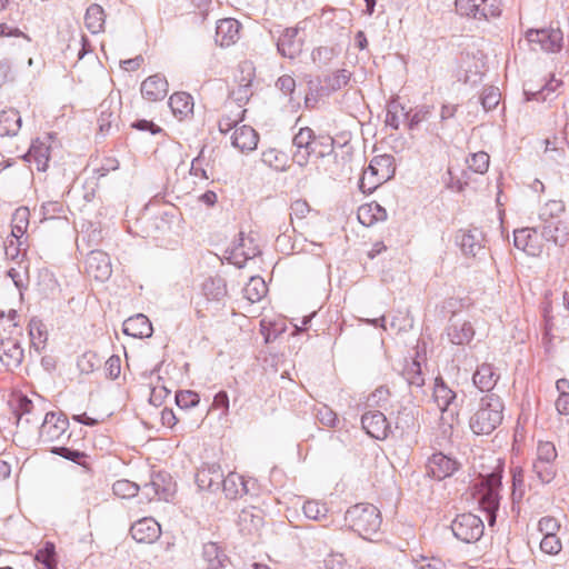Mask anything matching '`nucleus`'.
I'll return each mask as SVG.
<instances>
[{
  "instance_id": "052dcab7",
  "label": "nucleus",
  "mask_w": 569,
  "mask_h": 569,
  "mask_svg": "<svg viewBox=\"0 0 569 569\" xmlns=\"http://www.w3.org/2000/svg\"><path fill=\"white\" fill-rule=\"evenodd\" d=\"M107 376L111 379H117L121 370V360L118 356H111L104 365Z\"/></svg>"
},
{
  "instance_id": "bb28decb",
  "label": "nucleus",
  "mask_w": 569,
  "mask_h": 569,
  "mask_svg": "<svg viewBox=\"0 0 569 569\" xmlns=\"http://www.w3.org/2000/svg\"><path fill=\"white\" fill-rule=\"evenodd\" d=\"M249 485L250 481L244 480L241 475L230 472L227 477H222L220 487H222L226 498L233 500L248 493L250 491Z\"/></svg>"
},
{
  "instance_id": "f3484780",
  "label": "nucleus",
  "mask_w": 569,
  "mask_h": 569,
  "mask_svg": "<svg viewBox=\"0 0 569 569\" xmlns=\"http://www.w3.org/2000/svg\"><path fill=\"white\" fill-rule=\"evenodd\" d=\"M361 426L370 437L377 440H385L391 432V426L381 411H369L362 415Z\"/></svg>"
},
{
  "instance_id": "79ce46f5",
  "label": "nucleus",
  "mask_w": 569,
  "mask_h": 569,
  "mask_svg": "<svg viewBox=\"0 0 569 569\" xmlns=\"http://www.w3.org/2000/svg\"><path fill=\"white\" fill-rule=\"evenodd\" d=\"M466 162L471 171L483 174L488 171L490 157L487 152L479 151L470 154Z\"/></svg>"
},
{
  "instance_id": "09e8293b",
  "label": "nucleus",
  "mask_w": 569,
  "mask_h": 569,
  "mask_svg": "<svg viewBox=\"0 0 569 569\" xmlns=\"http://www.w3.org/2000/svg\"><path fill=\"white\" fill-rule=\"evenodd\" d=\"M512 473V497L513 499H522L525 495V477L523 470L520 467H515Z\"/></svg>"
},
{
  "instance_id": "680f3d73",
  "label": "nucleus",
  "mask_w": 569,
  "mask_h": 569,
  "mask_svg": "<svg viewBox=\"0 0 569 569\" xmlns=\"http://www.w3.org/2000/svg\"><path fill=\"white\" fill-rule=\"evenodd\" d=\"M461 248L467 254L476 256L477 250H481V246L475 242V238L472 234H463L461 238Z\"/></svg>"
},
{
  "instance_id": "4468645a",
  "label": "nucleus",
  "mask_w": 569,
  "mask_h": 569,
  "mask_svg": "<svg viewBox=\"0 0 569 569\" xmlns=\"http://www.w3.org/2000/svg\"><path fill=\"white\" fill-rule=\"evenodd\" d=\"M526 38L531 44H537L547 52L559 51L562 44V32L559 29L528 30Z\"/></svg>"
},
{
  "instance_id": "473e14b6",
  "label": "nucleus",
  "mask_w": 569,
  "mask_h": 569,
  "mask_svg": "<svg viewBox=\"0 0 569 569\" xmlns=\"http://www.w3.org/2000/svg\"><path fill=\"white\" fill-rule=\"evenodd\" d=\"M23 359V349L18 342L2 345L0 348V361L8 368H18Z\"/></svg>"
},
{
  "instance_id": "423d86ee",
  "label": "nucleus",
  "mask_w": 569,
  "mask_h": 569,
  "mask_svg": "<svg viewBox=\"0 0 569 569\" xmlns=\"http://www.w3.org/2000/svg\"><path fill=\"white\" fill-rule=\"evenodd\" d=\"M396 172L395 158L390 154L375 157L363 170L359 188L363 193H371L378 187L389 181Z\"/></svg>"
},
{
  "instance_id": "cd10ccee",
  "label": "nucleus",
  "mask_w": 569,
  "mask_h": 569,
  "mask_svg": "<svg viewBox=\"0 0 569 569\" xmlns=\"http://www.w3.org/2000/svg\"><path fill=\"white\" fill-rule=\"evenodd\" d=\"M358 221L365 227H372L387 219V210L378 202H367L358 208Z\"/></svg>"
},
{
  "instance_id": "39448f33",
  "label": "nucleus",
  "mask_w": 569,
  "mask_h": 569,
  "mask_svg": "<svg viewBox=\"0 0 569 569\" xmlns=\"http://www.w3.org/2000/svg\"><path fill=\"white\" fill-rule=\"evenodd\" d=\"M501 472L495 471L480 479L476 485L475 496L478 499L480 508L487 513L490 526L496 522L497 511L500 506Z\"/></svg>"
},
{
  "instance_id": "f704fd0d",
  "label": "nucleus",
  "mask_w": 569,
  "mask_h": 569,
  "mask_svg": "<svg viewBox=\"0 0 569 569\" xmlns=\"http://www.w3.org/2000/svg\"><path fill=\"white\" fill-rule=\"evenodd\" d=\"M84 24L92 33L102 31L104 26V12L102 7L98 4L90 6L84 16Z\"/></svg>"
},
{
  "instance_id": "72a5a7b5",
  "label": "nucleus",
  "mask_w": 569,
  "mask_h": 569,
  "mask_svg": "<svg viewBox=\"0 0 569 569\" xmlns=\"http://www.w3.org/2000/svg\"><path fill=\"white\" fill-rule=\"evenodd\" d=\"M433 398L439 409L445 412L449 410L451 405H453L457 395L443 382L441 378H437L433 388Z\"/></svg>"
},
{
  "instance_id": "a211bd4d",
  "label": "nucleus",
  "mask_w": 569,
  "mask_h": 569,
  "mask_svg": "<svg viewBox=\"0 0 569 569\" xmlns=\"http://www.w3.org/2000/svg\"><path fill=\"white\" fill-rule=\"evenodd\" d=\"M223 472L217 462H204L196 473V482L200 489L217 491L220 489Z\"/></svg>"
},
{
  "instance_id": "20e7f679",
  "label": "nucleus",
  "mask_w": 569,
  "mask_h": 569,
  "mask_svg": "<svg viewBox=\"0 0 569 569\" xmlns=\"http://www.w3.org/2000/svg\"><path fill=\"white\" fill-rule=\"evenodd\" d=\"M30 223V211L26 207L18 208L11 219V232L4 241V253L14 260L23 257L29 248L27 230Z\"/></svg>"
},
{
  "instance_id": "1a4fd4ad",
  "label": "nucleus",
  "mask_w": 569,
  "mask_h": 569,
  "mask_svg": "<svg viewBox=\"0 0 569 569\" xmlns=\"http://www.w3.org/2000/svg\"><path fill=\"white\" fill-rule=\"evenodd\" d=\"M319 213L303 199H297L290 204V224L295 231L301 233L312 229L318 221Z\"/></svg>"
},
{
  "instance_id": "b1692460",
  "label": "nucleus",
  "mask_w": 569,
  "mask_h": 569,
  "mask_svg": "<svg viewBox=\"0 0 569 569\" xmlns=\"http://www.w3.org/2000/svg\"><path fill=\"white\" fill-rule=\"evenodd\" d=\"M232 144L241 152L253 151L259 142V134L257 131L247 124L236 127L231 136Z\"/></svg>"
},
{
  "instance_id": "c756f323",
  "label": "nucleus",
  "mask_w": 569,
  "mask_h": 569,
  "mask_svg": "<svg viewBox=\"0 0 569 569\" xmlns=\"http://www.w3.org/2000/svg\"><path fill=\"white\" fill-rule=\"evenodd\" d=\"M169 107L174 117H177L179 120H183L192 114L193 99L189 93L174 92L169 98Z\"/></svg>"
},
{
  "instance_id": "a19ab883",
  "label": "nucleus",
  "mask_w": 569,
  "mask_h": 569,
  "mask_svg": "<svg viewBox=\"0 0 569 569\" xmlns=\"http://www.w3.org/2000/svg\"><path fill=\"white\" fill-rule=\"evenodd\" d=\"M139 490H140V486L137 485L136 482L128 480V479L117 480L112 485L113 493L117 497L122 498V499H130V498L136 497L138 495Z\"/></svg>"
},
{
  "instance_id": "37998d69",
  "label": "nucleus",
  "mask_w": 569,
  "mask_h": 569,
  "mask_svg": "<svg viewBox=\"0 0 569 569\" xmlns=\"http://www.w3.org/2000/svg\"><path fill=\"white\" fill-rule=\"evenodd\" d=\"M403 377L410 386L422 387L425 378L421 369V363L413 359L403 370Z\"/></svg>"
},
{
  "instance_id": "aec40b11",
  "label": "nucleus",
  "mask_w": 569,
  "mask_h": 569,
  "mask_svg": "<svg viewBox=\"0 0 569 569\" xmlns=\"http://www.w3.org/2000/svg\"><path fill=\"white\" fill-rule=\"evenodd\" d=\"M160 525L152 518H142L130 528L131 537L140 543H151L160 537Z\"/></svg>"
},
{
  "instance_id": "6e6552de",
  "label": "nucleus",
  "mask_w": 569,
  "mask_h": 569,
  "mask_svg": "<svg viewBox=\"0 0 569 569\" xmlns=\"http://www.w3.org/2000/svg\"><path fill=\"white\" fill-rule=\"evenodd\" d=\"M547 242L550 241L540 233L535 224L517 229L513 232L515 247L531 257H539L543 252Z\"/></svg>"
},
{
  "instance_id": "a878e982",
  "label": "nucleus",
  "mask_w": 569,
  "mask_h": 569,
  "mask_svg": "<svg viewBox=\"0 0 569 569\" xmlns=\"http://www.w3.org/2000/svg\"><path fill=\"white\" fill-rule=\"evenodd\" d=\"M500 376L491 363H482L477 367L472 381L482 392H490L497 385Z\"/></svg>"
},
{
  "instance_id": "4be33fe9",
  "label": "nucleus",
  "mask_w": 569,
  "mask_h": 569,
  "mask_svg": "<svg viewBox=\"0 0 569 569\" xmlns=\"http://www.w3.org/2000/svg\"><path fill=\"white\" fill-rule=\"evenodd\" d=\"M122 332L133 338H149L152 336V325L147 316L137 313L124 320Z\"/></svg>"
},
{
  "instance_id": "864d4df0",
  "label": "nucleus",
  "mask_w": 569,
  "mask_h": 569,
  "mask_svg": "<svg viewBox=\"0 0 569 569\" xmlns=\"http://www.w3.org/2000/svg\"><path fill=\"white\" fill-rule=\"evenodd\" d=\"M540 549L547 555H557L561 550V541L557 535L545 536L540 542Z\"/></svg>"
},
{
  "instance_id": "c9c22d12",
  "label": "nucleus",
  "mask_w": 569,
  "mask_h": 569,
  "mask_svg": "<svg viewBox=\"0 0 569 569\" xmlns=\"http://www.w3.org/2000/svg\"><path fill=\"white\" fill-rule=\"evenodd\" d=\"M34 560L42 566V569H57L54 543L47 541L43 547L37 551Z\"/></svg>"
},
{
  "instance_id": "774afa93",
  "label": "nucleus",
  "mask_w": 569,
  "mask_h": 569,
  "mask_svg": "<svg viewBox=\"0 0 569 569\" xmlns=\"http://www.w3.org/2000/svg\"><path fill=\"white\" fill-rule=\"evenodd\" d=\"M556 409L560 415L569 413V393L562 391L556 401Z\"/></svg>"
},
{
  "instance_id": "2eb2a0df",
  "label": "nucleus",
  "mask_w": 569,
  "mask_h": 569,
  "mask_svg": "<svg viewBox=\"0 0 569 569\" xmlns=\"http://www.w3.org/2000/svg\"><path fill=\"white\" fill-rule=\"evenodd\" d=\"M261 237L257 229L248 227L239 232L236 252L243 260L251 259L260 253Z\"/></svg>"
},
{
  "instance_id": "bf43d9fd",
  "label": "nucleus",
  "mask_w": 569,
  "mask_h": 569,
  "mask_svg": "<svg viewBox=\"0 0 569 569\" xmlns=\"http://www.w3.org/2000/svg\"><path fill=\"white\" fill-rule=\"evenodd\" d=\"M207 301L219 302L227 295V287H201Z\"/></svg>"
},
{
  "instance_id": "4d7b16f0",
  "label": "nucleus",
  "mask_w": 569,
  "mask_h": 569,
  "mask_svg": "<svg viewBox=\"0 0 569 569\" xmlns=\"http://www.w3.org/2000/svg\"><path fill=\"white\" fill-rule=\"evenodd\" d=\"M560 525L553 517H542L538 522V529L545 536L557 535Z\"/></svg>"
},
{
  "instance_id": "393cba45",
  "label": "nucleus",
  "mask_w": 569,
  "mask_h": 569,
  "mask_svg": "<svg viewBox=\"0 0 569 569\" xmlns=\"http://www.w3.org/2000/svg\"><path fill=\"white\" fill-rule=\"evenodd\" d=\"M50 151L48 142L36 139L23 158L27 162L34 163L38 171H46L49 167Z\"/></svg>"
},
{
  "instance_id": "c85d7f7f",
  "label": "nucleus",
  "mask_w": 569,
  "mask_h": 569,
  "mask_svg": "<svg viewBox=\"0 0 569 569\" xmlns=\"http://www.w3.org/2000/svg\"><path fill=\"white\" fill-rule=\"evenodd\" d=\"M447 335L451 343L463 346L473 339L475 329L468 321H456L448 327Z\"/></svg>"
},
{
  "instance_id": "de8ad7c7",
  "label": "nucleus",
  "mask_w": 569,
  "mask_h": 569,
  "mask_svg": "<svg viewBox=\"0 0 569 569\" xmlns=\"http://www.w3.org/2000/svg\"><path fill=\"white\" fill-rule=\"evenodd\" d=\"M268 289L269 287H242V298L249 306H251L264 298L268 293Z\"/></svg>"
},
{
  "instance_id": "7c9ffc66",
  "label": "nucleus",
  "mask_w": 569,
  "mask_h": 569,
  "mask_svg": "<svg viewBox=\"0 0 569 569\" xmlns=\"http://www.w3.org/2000/svg\"><path fill=\"white\" fill-rule=\"evenodd\" d=\"M533 224L549 241L558 243L565 240L566 227L562 220H535Z\"/></svg>"
},
{
  "instance_id": "f257e3e1",
  "label": "nucleus",
  "mask_w": 569,
  "mask_h": 569,
  "mask_svg": "<svg viewBox=\"0 0 569 569\" xmlns=\"http://www.w3.org/2000/svg\"><path fill=\"white\" fill-rule=\"evenodd\" d=\"M254 78V68L250 62H243L232 72V79L230 83V94L232 99L238 103V111L234 118L231 120L228 117H223L219 121V129L221 132L230 130L238 121H240L246 112L242 106L246 104L252 96L251 83Z\"/></svg>"
},
{
  "instance_id": "49530a36",
  "label": "nucleus",
  "mask_w": 569,
  "mask_h": 569,
  "mask_svg": "<svg viewBox=\"0 0 569 569\" xmlns=\"http://www.w3.org/2000/svg\"><path fill=\"white\" fill-rule=\"evenodd\" d=\"M557 458V450L552 442L540 441L537 447V461L553 462Z\"/></svg>"
},
{
  "instance_id": "0eeeda50",
  "label": "nucleus",
  "mask_w": 569,
  "mask_h": 569,
  "mask_svg": "<svg viewBox=\"0 0 569 569\" xmlns=\"http://www.w3.org/2000/svg\"><path fill=\"white\" fill-rule=\"evenodd\" d=\"M451 530L458 540L472 543L482 537L485 525L481 518L473 513H461L451 522Z\"/></svg>"
},
{
  "instance_id": "58836bf2",
  "label": "nucleus",
  "mask_w": 569,
  "mask_h": 569,
  "mask_svg": "<svg viewBox=\"0 0 569 569\" xmlns=\"http://www.w3.org/2000/svg\"><path fill=\"white\" fill-rule=\"evenodd\" d=\"M456 9L467 17L486 16V0H456Z\"/></svg>"
},
{
  "instance_id": "ea45409f",
  "label": "nucleus",
  "mask_w": 569,
  "mask_h": 569,
  "mask_svg": "<svg viewBox=\"0 0 569 569\" xmlns=\"http://www.w3.org/2000/svg\"><path fill=\"white\" fill-rule=\"evenodd\" d=\"M532 471L537 479L543 485L550 483L557 473L553 462H542L537 460L532 463Z\"/></svg>"
},
{
  "instance_id": "4c0bfd02",
  "label": "nucleus",
  "mask_w": 569,
  "mask_h": 569,
  "mask_svg": "<svg viewBox=\"0 0 569 569\" xmlns=\"http://www.w3.org/2000/svg\"><path fill=\"white\" fill-rule=\"evenodd\" d=\"M565 204L560 200H549L539 209L537 220H562Z\"/></svg>"
},
{
  "instance_id": "13d9d810",
  "label": "nucleus",
  "mask_w": 569,
  "mask_h": 569,
  "mask_svg": "<svg viewBox=\"0 0 569 569\" xmlns=\"http://www.w3.org/2000/svg\"><path fill=\"white\" fill-rule=\"evenodd\" d=\"M20 119H14L10 112H3L0 116V129L3 127V132L7 134L16 133L19 129Z\"/></svg>"
},
{
  "instance_id": "9d476101",
  "label": "nucleus",
  "mask_w": 569,
  "mask_h": 569,
  "mask_svg": "<svg viewBox=\"0 0 569 569\" xmlns=\"http://www.w3.org/2000/svg\"><path fill=\"white\" fill-rule=\"evenodd\" d=\"M69 420L62 412H47L39 427V441L51 443L58 441L68 430Z\"/></svg>"
},
{
  "instance_id": "7ed1b4c3",
  "label": "nucleus",
  "mask_w": 569,
  "mask_h": 569,
  "mask_svg": "<svg viewBox=\"0 0 569 569\" xmlns=\"http://www.w3.org/2000/svg\"><path fill=\"white\" fill-rule=\"evenodd\" d=\"M345 522L363 539L371 540L382 522L380 510L371 503H357L345 513Z\"/></svg>"
},
{
  "instance_id": "f03ea898",
  "label": "nucleus",
  "mask_w": 569,
  "mask_h": 569,
  "mask_svg": "<svg viewBox=\"0 0 569 569\" xmlns=\"http://www.w3.org/2000/svg\"><path fill=\"white\" fill-rule=\"evenodd\" d=\"M503 403L495 393H488L480 399L478 409L471 416L469 426L475 435H489L502 421Z\"/></svg>"
},
{
  "instance_id": "5fc2aeb1",
  "label": "nucleus",
  "mask_w": 569,
  "mask_h": 569,
  "mask_svg": "<svg viewBox=\"0 0 569 569\" xmlns=\"http://www.w3.org/2000/svg\"><path fill=\"white\" fill-rule=\"evenodd\" d=\"M32 410H33L32 401L28 397H26V396L19 397L18 405H17V408L14 410L16 416H17V425H18V427H20L22 425L23 416L31 415Z\"/></svg>"
},
{
  "instance_id": "a18cd8bd",
  "label": "nucleus",
  "mask_w": 569,
  "mask_h": 569,
  "mask_svg": "<svg viewBox=\"0 0 569 569\" xmlns=\"http://www.w3.org/2000/svg\"><path fill=\"white\" fill-rule=\"evenodd\" d=\"M176 403L181 409H189L196 407L199 401V395L192 390H180L176 393Z\"/></svg>"
},
{
  "instance_id": "9b49d317",
  "label": "nucleus",
  "mask_w": 569,
  "mask_h": 569,
  "mask_svg": "<svg viewBox=\"0 0 569 569\" xmlns=\"http://www.w3.org/2000/svg\"><path fill=\"white\" fill-rule=\"evenodd\" d=\"M460 462L442 452H436L429 457L426 469L427 475L436 480H443L451 477L460 468Z\"/></svg>"
},
{
  "instance_id": "3c124183",
  "label": "nucleus",
  "mask_w": 569,
  "mask_h": 569,
  "mask_svg": "<svg viewBox=\"0 0 569 569\" xmlns=\"http://www.w3.org/2000/svg\"><path fill=\"white\" fill-rule=\"evenodd\" d=\"M500 91L497 87L485 88L481 93V103L486 110L497 107L500 101Z\"/></svg>"
},
{
  "instance_id": "6ab92c4d",
  "label": "nucleus",
  "mask_w": 569,
  "mask_h": 569,
  "mask_svg": "<svg viewBox=\"0 0 569 569\" xmlns=\"http://www.w3.org/2000/svg\"><path fill=\"white\" fill-rule=\"evenodd\" d=\"M240 30L241 24L238 20L221 19L217 23L214 41L221 48H229L240 39Z\"/></svg>"
},
{
  "instance_id": "f8f14e48",
  "label": "nucleus",
  "mask_w": 569,
  "mask_h": 569,
  "mask_svg": "<svg viewBox=\"0 0 569 569\" xmlns=\"http://www.w3.org/2000/svg\"><path fill=\"white\" fill-rule=\"evenodd\" d=\"M86 273L91 281H108L112 273L109 257L101 251L90 252L86 259Z\"/></svg>"
},
{
  "instance_id": "ddd939ff",
  "label": "nucleus",
  "mask_w": 569,
  "mask_h": 569,
  "mask_svg": "<svg viewBox=\"0 0 569 569\" xmlns=\"http://www.w3.org/2000/svg\"><path fill=\"white\" fill-rule=\"evenodd\" d=\"M31 39L18 28L10 27L6 23L0 24V48L8 53L14 54L27 50Z\"/></svg>"
},
{
  "instance_id": "69168bd1",
  "label": "nucleus",
  "mask_w": 569,
  "mask_h": 569,
  "mask_svg": "<svg viewBox=\"0 0 569 569\" xmlns=\"http://www.w3.org/2000/svg\"><path fill=\"white\" fill-rule=\"evenodd\" d=\"M170 393L166 387H154L151 389L150 402L154 406H160L163 399Z\"/></svg>"
},
{
  "instance_id": "412c9836",
  "label": "nucleus",
  "mask_w": 569,
  "mask_h": 569,
  "mask_svg": "<svg viewBox=\"0 0 569 569\" xmlns=\"http://www.w3.org/2000/svg\"><path fill=\"white\" fill-rule=\"evenodd\" d=\"M147 488L152 489L154 499L163 501H170L176 492V485L167 472L153 473Z\"/></svg>"
},
{
  "instance_id": "603ef678",
  "label": "nucleus",
  "mask_w": 569,
  "mask_h": 569,
  "mask_svg": "<svg viewBox=\"0 0 569 569\" xmlns=\"http://www.w3.org/2000/svg\"><path fill=\"white\" fill-rule=\"evenodd\" d=\"M316 416H317V419L319 420V422L326 427L333 428V427H336V423L338 422L337 413L326 405H321L317 409Z\"/></svg>"
},
{
  "instance_id": "8fccbe9b",
  "label": "nucleus",
  "mask_w": 569,
  "mask_h": 569,
  "mask_svg": "<svg viewBox=\"0 0 569 569\" xmlns=\"http://www.w3.org/2000/svg\"><path fill=\"white\" fill-rule=\"evenodd\" d=\"M50 451L53 455L60 456L67 460H70L79 465H82L81 459L86 457V453L83 451L71 449L64 446L52 447Z\"/></svg>"
},
{
  "instance_id": "e2e57ef3",
  "label": "nucleus",
  "mask_w": 569,
  "mask_h": 569,
  "mask_svg": "<svg viewBox=\"0 0 569 569\" xmlns=\"http://www.w3.org/2000/svg\"><path fill=\"white\" fill-rule=\"evenodd\" d=\"M212 408L221 409V416H227L229 412V396L226 391H219L212 402Z\"/></svg>"
},
{
  "instance_id": "c03bdc74",
  "label": "nucleus",
  "mask_w": 569,
  "mask_h": 569,
  "mask_svg": "<svg viewBox=\"0 0 569 569\" xmlns=\"http://www.w3.org/2000/svg\"><path fill=\"white\" fill-rule=\"evenodd\" d=\"M302 510L306 517L312 520H321L327 516L328 512L326 503L316 500L306 501L303 503Z\"/></svg>"
},
{
  "instance_id": "2f4dec72",
  "label": "nucleus",
  "mask_w": 569,
  "mask_h": 569,
  "mask_svg": "<svg viewBox=\"0 0 569 569\" xmlns=\"http://www.w3.org/2000/svg\"><path fill=\"white\" fill-rule=\"evenodd\" d=\"M202 556L207 562V569H226L229 562L228 557L218 547L216 542L203 545Z\"/></svg>"
},
{
  "instance_id": "e433bc0d",
  "label": "nucleus",
  "mask_w": 569,
  "mask_h": 569,
  "mask_svg": "<svg viewBox=\"0 0 569 569\" xmlns=\"http://www.w3.org/2000/svg\"><path fill=\"white\" fill-rule=\"evenodd\" d=\"M29 335L32 345L39 349L43 347L48 340V331L46 325L39 318H32L29 322Z\"/></svg>"
},
{
  "instance_id": "6e6d98bb",
  "label": "nucleus",
  "mask_w": 569,
  "mask_h": 569,
  "mask_svg": "<svg viewBox=\"0 0 569 569\" xmlns=\"http://www.w3.org/2000/svg\"><path fill=\"white\" fill-rule=\"evenodd\" d=\"M98 362L96 353L86 352L78 359L77 366L82 373H90L96 369Z\"/></svg>"
},
{
  "instance_id": "5701e85b",
  "label": "nucleus",
  "mask_w": 569,
  "mask_h": 569,
  "mask_svg": "<svg viewBox=\"0 0 569 569\" xmlns=\"http://www.w3.org/2000/svg\"><path fill=\"white\" fill-rule=\"evenodd\" d=\"M168 81L160 74L148 77L141 83V94L149 101L162 100L168 93Z\"/></svg>"
},
{
  "instance_id": "dca6fc26",
  "label": "nucleus",
  "mask_w": 569,
  "mask_h": 569,
  "mask_svg": "<svg viewBox=\"0 0 569 569\" xmlns=\"http://www.w3.org/2000/svg\"><path fill=\"white\" fill-rule=\"evenodd\" d=\"M315 144L316 137L312 129L308 127L301 128L293 137V146L296 147L293 160L300 166L307 163L309 157L316 153Z\"/></svg>"
},
{
  "instance_id": "338daca9",
  "label": "nucleus",
  "mask_w": 569,
  "mask_h": 569,
  "mask_svg": "<svg viewBox=\"0 0 569 569\" xmlns=\"http://www.w3.org/2000/svg\"><path fill=\"white\" fill-rule=\"evenodd\" d=\"M561 84L562 82L560 80L552 78L550 82L541 91L532 94L536 97V99H539V97H541L543 100H546L549 93L556 91Z\"/></svg>"
},
{
  "instance_id": "0e129e2a",
  "label": "nucleus",
  "mask_w": 569,
  "mask_h": 569,
  "mask_svg": "<svg viewBox=\"0 0 569 569\" xmlns=\"http://www.w3.org/2000/svg\"><path fill=\"white\" fill-rule=\"evenodd\" d=\"M14 80V73L12 67L7 61L0 62V87L12 82Z\"/></svg>"
}]
</instances>
